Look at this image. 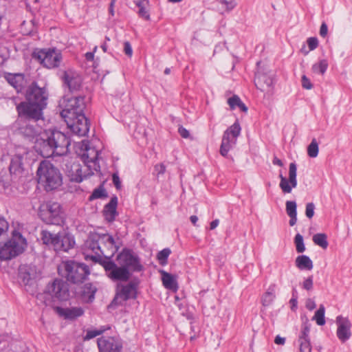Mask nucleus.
Returning <instances> with one entry per match:
<instances>
[{
    "mask_svg": "<svg viewBox=\"0 0 352 352\" xmlns=\"http://www.w3.org/2000/svg\"><path fill=\"white\" fill-rule=\"evenodd\" d=\"M48 97L45 86L40 87L36 82H32L26 89L25 101L16 106L19 116L34 122L43 120V110L47 107Z\"/></svg>",
    "mask_w": 352,
    "mask_h": 352,
    "instance_id": "obj_1",
    "label": "nucleus"
},
{
    "mask_svg": "<svg viewBox=\"0 0 352 352\" xmlns=\"http://www.w3.org/2000/svg\"><path fill=\"white\" fill-rule=\"evenodd\" d=\"M70 144V138L58 130H53L47 134L45 138L37 140L39 152L44 157L67 154Z\"/></svg>",
    "mask_w": 352,
    "mask_h": 352,
    "instance_id": "obj_2",
    "label": "nucleus"
},
{
    "mask_svg": "<svg viewBox=\"0 0 352 352\" xmlns=\"http://www.w3.org/2000/svg\"><path fill=\"white\" fill-rule=\"evenodd\" d=\"M36 175L38 182L46 191L57 189L63 184V176L59 169L47 160L40 162Z\"/></svg>",
    "mask_w": 352,
    "mask_h": 352,
    "instance_id": "obj_3",
    "label": "nucleus"
},
{
    "mask_svg": "<svg viewBox=\"0 0 352 352\" xmlns=\"http://www.w3.org/2000/svg\"><path fill=\"white\" fill-rule=\"evenodd\" d=\"M58 274L74 285L82 283L90 274L89 266L74 260L63 261L58 267Z\"/></svg>",
    "mask_w": 352,
    "mask_h": 352,
    "instance_id": "obj_4",
    "label": "nucleus"
},
{
    "mask_svg": "<svg viewBox=\"0 0 352 352\" xmlns=\"http://www.w3.org/2000/svg\"><path fill=\"white\" fill-rule=\"evenodd\" d=\"M69 285L66 281L56 278L49 283L41 297L44 299L45 305H51L52 300L66 301L69 298Z\"/></svg>",
    "mask_w": 352,
    "mask_h": 352,
    "instance_id": "obj_5",
    "label": "nucleus"
},
{
    "mask_svg": "<svg viewBox=\"0 0 352 352\" xmlns=\"http://www.w3.org/2000/svg\"><path fill=\"white\" fill-rule=\"evenodd\" d=\"M41 240L44 244L52 246L56 252H68L75 245L74 238L69 234L63 232L53 234L43 230L41 232Z\"/></svg>",
    "mask_w": 352,
    "mask_h": 352,
    "instance_id": "obj_6",
    "label": "nucleus"
},
{
    "mask_svg": "<svg viewBox=\"0 0 352 352\" xmlns=\"http://www.w3.org/2000/svg\"><path fill=\"white\" fill-rule=\"evenodd\" d=\"M101 236L95 234L89 236L84 244V255L86 260L90 259L95 263L102 265V261L106 258H103L102 256L105 255V251L100 246Z\"/></svg>",
    "mask_w": 352,
    "mask_h": 352,
    "instance_id": "obj_7",
    "label": "nucleus"
},
{
    "mask_svg": "<svg viewBox=\"0 0 352 352\" xmlns=\"http://www.w3.org/2000/svg\"><path fill=\"white\" fill-rule=\"evenodd\" d=\"M63 109L60 112L61 117L65 120L73 118L75 116L84 112L85 108V97H64L60 103Z\"/></svg>",
    "mask_w": 352,
    "mask_h": 352,
    "instance_id": "obj_8",
    "label": "nucleus"
},
{
    "mask_svg": "<svg viewBox=\"0 0 352 352\" xmlns=\"http://www.w3.org/2000/svg\"><path fill=\"white\" fill-rule=\"evenodd\" d=\"M39 216L47 224L59 226L64 221L61 206L57 202H48L43 206L40 210Z\"/></svg>",
    "mask_w": 352,
    "mask_h": 352,
    "instance_id": "obj_9",
    "label": "nucleus"
},
{
    "mask_svg": "<svg viewBox=\"0 0 352 352\" xmlns=\"http://www.w3.org/2000/svg\"><path fill=\"white\" fill-rule=\"evenodd\" d=\"M33 58L38 60L44 67L52 69L58 67L62 61V55L55 49L41 50L33 53Z\"/></svg>",
    "mask_w": 352,
    "mask_h": 352,
    "instance_id": "obj_10",
    "label": "nucleus"
},
{
    "mask_svg": "<svg viewBox=\"0 0 352 352\" xmlns=\"http://www.w3.org/2000/svg\"><path fill=\"white\" fill-rule=\"evenodd\" d=\"M118 260L120 265L131 272H140L144 267L139 256L131 250L124 249L118 255Z\"/></svg>",
    "mask_w": 352,
    "mask_h": 352,
    "instance_id": "obj_11",
    "label": "nucleus"
},
{
    "mask_svg": "<svg viewBox=\"0 0 352 352\" xmlns=\"http://www.w3.org/2000/svg\"><path fill=\"white\" fill-rule=\"evenodd\" d=\"M138 284V279H133L126 285L118 284L116 294L112 302L121 305L129 299L136 298Z\"/></svg>",
    "mask_w": 352,
    "mask_h": 352,
    "instance_id": "obj_12",
    "label": "nucleus"
},
{
    "mask_svg": "<svg viewBox=\"0 0 352 352\" xmlns=\"http://www.w3.org/2000/svg\"><path fill=\"white\" fill-rule=\"evenodd\" d=\"M107 274V276L112 280L126 282L129 280L131 273L126 268L120 265L118 266L113 261L106 258L101 265Z\"/></svg>",
    "mask_w": 352,
    "mask_h": 352,
    "instance_id": "obj_13",
    "label": "nucleus"
},
{
    "mask_svg": "<svg viewBox=\"0 0 352 352\" xmlns=\"http://www.w3.org/2000/svg\"><path fill=\"white\" fill-rule=\"evenodd\" d=\"M64 170L69 179L72 182H81L84 178L94 174L92 170H89L87 174H83L81 165L73 159L65 160Z\"/></svg>",
    "mask_w": 352,
    "mask_h": 352,
    "instance_id": "obj_14",
    "label": "nucleus"
},
{
    "mask_svg": "<svg viewBox=\"0 0 352 352\" xmlns=\"http://www.w3.org/2000/svg\"><path fill=\"white\" fill-rule=\"evenodd\" d=\"M68 128L78 136L86 135L89 130V123L84 112L75 116L73 118L64 120Z\"/></svg>",
    "mask_w": 352,
    "mask_h": 352,
    "instance_id": "obj_15",
    "label": "nucleus"
},
{
    "mask_svg": "<svg viewBox=\"0 0 352 352\" xmlns=\"http://www.w3.org/2000/svg\"><path fill=\"white\" fill-rule=\"evenodd\" d=\"M97 344L100 352H121L122 349V340L116 337L102 336L98 338Z\"/></svg>",
    "mask_w": 352,
    "mask_h": 352,
    "instance_id": "obj_16",
    "label": "nucleus"
},
{
    "mask_svg": "<svg viewBox=\"0 0 352 352\" xmlns=\"http://www.w3.org/2000/svg\"><path fill=\"white\" fill-rule=\"evenodd\" d=\"M296 170V165L292 162L289 166L288 179L283 176L282 174H280V182L279 186L284 193H290L292 188L297 186Z\"/></svg>",
    "mask_w": 352,
    "mask_h": 352,
    "instance_id": "obj_17",
    "label": "nucleus"
},
{
    "mask_svg": "<svg viewBox=\"0 0 352 352\" xmlns=\"http://www.w3.org/2000/svg\"><path fill=\"white\" fill-rule=\"evenodd\" d=\"M337 324L336 335L341 342L344 343L350 339L351 336V322L347 317L338 316L336 317Z\"/></svg>",
    "mask_w": 352,
    "mask_h": 352,
    "instance_id": "obj_18",
    "label": "nucleus"
},
{
    "mask_svg": "<svg viewBox=\"0 0 352 352\" xmlns=\"http://www.w3.org/2000/svg\"><path fill=\"white\" fill-rule=\"evenodd\" d=\"M19 279L25 287H31L34 283L36 276V269L28 265H21L19 268Z\"/></svg>",
    "mask_w": 352,
    "mask_h": 352,
    "instance_id": "obj_19",
    "label": "nucleus"
},
{
    "mask_svg": "<svg viewBox=\"0 0 352 352\" xmlns=\"http://www.w3.org/2000/svg\"><path fill=\"white\" fill-rule=\"evenodd\" d=\"M98 155V152L94 148L85 146V151L81 155V159L86 165V169L99 170L100 166L97 162Z\"/></svg>",
    "mask_w": 352,
    "mask_h": 352,
    "instance_id": "obj_20",
    "label": "nucleus"
},
{
    "mask_svg": "<svg viewBox=\"0 0 352 352\" xmlns=\"http://www.w3.org/2000/svg\"><path fill=\"white\" fill-rule=\"evenodd\" d=\"M254 84L256 88L261 91L269 94L272 93L273 79L271 76L258 72L255 74Z\"/></svg>",
    "mask_w": 352,
    "mask_h": 352,
    "instance_id": "obj_21",
    "label": "nucleus"
},
{
    "mask_svg": "<svg viewBox=\"0 0 352 352\" xmlns=\"http://www.w3.org/2000/svg\"><path fill=\"white\" fill-rule=\"evenodd\" d=\"M54 309L59 316L63 317L65 319L68 320H74L78 317L81 316L84 314L83 309L80 307H74L69 308L55 307Z\"/></svg>",
    "mask_w": 352,
    "mask_h": 352,
    "instance_id": "obj_22",
    "label": "nucleus"
},
{
    "mask_svg": "<svg viewBox=\"0 0 352 352\" xmlns=\"http://www.w3.org/2000/svg\"><path fill=\"white\" fill-rule=\"evenodd\" d=\"M64 83L68 87L70 91H77L80 89L82 79L77 74L65 72L63 76Z\"/></svg>",
    "mask_w": 352,
    "mask_h": 352,
    "instance_id": "obj_23",
    "label": "nucleus"
},
{
    "mask_svg": "<svg viewBox=\"0 0 352 352\" xmlns=\"http://www.w3.org/2000/svg\"><path fill=\"white\" fill-rule=\"evenodd\" d=\"M117 206L118 197L116 196L112 197L110 201L104 206L102 212L107 221H113L116 217L118 214L117 212Z\"/></svg>",
    "mask_w": 352,
    "mask_h": 352,
    "instance_id": "obj_24",
    "label": "nucleus"
},
{
    "mask_svg": "<svg viewBox=\"0 0 352 352\" xmlns=\"http://www.w3.org/2000/svg\"><path fill=\"white\" fill-rule=\"evenodd\" d=\"M25 120V122L23 125H21L19 128V131L20 133H21L23 136L28 138H33L36 136L40 131L39 127L36 124H32L31 122L35 123L32 120Z\"/></svg>",
    "mask_w": 352,
    "mask_h": 352,
    "instance_id": "obj_25",
    "label": "nucleus"
},
{
    "mask_svg": "<svg viewBox=\"0 0 352 352\" xmlns=\"http://www.w3.org/2000/svg\"><path fill=\"white\" fill-rule=\"evenodd\" d=\"M310 329L304 325L298 338L299 352H311V346L309 338Z\"/></svg>",
    "mask_w": 352,
    "mask_h": 352,
    "instance_id": "obj_26",
    "label": "nucleus"
},
{
    "mask_svg": "<svg viewBox=\"0 0 352 352\" xmlns=\"http://www.w3.org/2000/svg\"><path fill=\"white\" fill-rule=\"evenodd\" d=\"M97 288L92 283H88L85 284L80 291V296L82 301L85 302H91L95 298V294Z\"/></svg>",
    "mask_w": 352,
    "mask_h": 352,
    "instance_id": "obj_27",
    "label": "nucleus"
},
{
    "mask_svg": "<svg viewBox=\"0 0 352 352\" xmlns=\"http://www.w3.org/2000/svg\"><path fill=\"white\" fill-rule=\"evenodd\" d=\"M241 130V129L239 122L236 121L224 131L222 139L226 140L229 142L236 144V138L240 135Z\"/></svg>",
    "mask_w": 352,
    "mask_h": 352,
    "instance_id": "obj_28",
    "label": "nucleus"
},
{
    "mask_svg": "<svg viewBox=\"0 0 352 352\" xmlns=\"http://www.w3.org/2000/svg\"><path fill=\"white\" fill-rule=\"evenodd\" d=\"M100 239L101 243H104L109 250V252H105V255H103V258H108L111 259L118 249L116 245L113 237L109 234H103L101 236Z\"/></svg>",
    "mask_w": 352,
    "mask_h": 352,
    "instance_id": "obj_29",
    "label": "nucleus"
},
{
    "mask_svg": "<svg viewBox=\"0 0 352 352\" xmlns=\"http://www.w3.org/2000/svg\"><path fill=\"white\" fill-rule=\"evenodd\" d=\"M8 82L12 85L17 92L23 89L25 84V77L22 74H8L6 76Z\"/></svg>",
    "mask_w": 352,
    "mask_h": 352,
    "instance_id": "obj_30",
    "label": "nucleus"
},
{
    "mask_svg": "<svg viewBox=\"0 0 352 352\" xmlns=\"http://www.w3.org/2000/svg\"><path fill=\"white\" fill-rule=\"evenodd\" d=\"M23 154H16L11 160L9 170L11 174L21 173L23 170Z\"/></svg>",
    "mask_w": 352,
    "mask_h": 352,
    "instance_id": "obj_31",
    "label": "nucleus"
},
{
    "mask_svg": "<svg viewBox=\"0 0 352 352\" xmlns=\"http://www.w3.org/2000/svg\"><path fill=\"white\" fill-rule=\"evenodd\" d=\"M160 273L164 286L166 289L176 291L178 288V285L175 277L164 270H161Z\"/></svg>",
    "mask_w": 352,
    "mask_h": 352,
    "instance_id": "obj_32",
    "label": "nucleus"
},
{
    "mask_svg": "<svg viewBox=\"0 0 352 352\" xmlns=\"http://www.w3.org/2000/svg\"><path fill=\"white\" fill-rule=\"evenodd\" d=\"M296 266L301 270H311L313 268V262L311 258L306 255H300L296 257L295 261Z\"/></svg>",
    "mask_w": 352,
    "mask_h": 352,
    "instance_id": "obj_33",
    "label": "nucleus"
},
{
    "mask_svg": "<svg viewBox=\"0 0 352 352\" xmlns=\"http://www.w3.org/2000/svg\"><path fill=\"white\" fill-rule=\"evenodd\" d=\"M137 7H138V14L140 17L144 19L146 21L150 20V14L147 8L149 5L148 0H139L135 2Z\"/></svg>",
    "mask_w": 352,
    "mask_h": 352,
    "instance_id": "obj_34",
    "label": "nucleus"
},
{
    "mask_svg": "<svg viewBox=\"0 0 352 352\" xmlns=\"http://www.w3.org/2000/svg\"><path fill=\"white\" fill-rule=\"evenodd\" d=\"M228 103L230 105L231 109H234L237 107L243 112H247L248 111V107L236 95H234L233 96L228 98Z\"/></svg>",
    "mask_w": 352,
    "mask_h": 352,
    "instance_id": "obj_35",
    "label": "nucleus"
},
{
    "mask_svg": "<svg viewBox=\"0 0 352 352\" xmlns=\"http://www.w3.org/2000/svg\"><path fill=\"white\" fill-rule=\"evenodd\" d=\"M314 243L321 247L323 249H327L328 247L327 236L324 233H318L313 236Z\"/></svg>",
    "mask_w": 352,
    "mask_h": 352,
    "instance_id": "obj_36",
    "label": "nucleus"
},
{
    "mask_svg": "<svg viewBox=\"0 0 352 352\" xmlns=\"http://www.w3.org/2000/svg\"><path fill=\"white\" fill-rule=\"evenodd\" d=\"M324 312L325 308L324 305H320L313 317V320H316L318 325L322 326L325 324Z\"/></svg>",
    "mask_w": 352,
    "mask_h": 352,
    "instance_id": "obj_37",
    "label": "nucleus"
},
{
    "mask_svg": "<svg viewBox=\"0 0 352 352\" xmlns=\"http://www.w3.org/2000/svg\"><path fill=\"white\" fill-rule=\"evenodd\" d=\"M328 67L327 60L325 59L320 60L318 63L313 65L312 71L314 73L323 75Z\"/></svg>",
    "mask_w": 352,
    "mask_h": 352,
    "instance_id": "obj_38",
    "label": "nucleus"
},
{
    "mask_svg": "<svg viewBox=\"0 0 352 352\" xmlns=\"http://www.w3.org/2000/svg\"><path fill=\"white\" fill-rule=\"evenodd\" d=\"M107 193L106 190L102 186H100L98 188L94 190L92 194L89 197V200H94L96 199H101L107 197Z\"/></svg>",
    "mask_w": 352,
    "mask_h": 352,
    "instance_id": "obj_39",
    "label": "nucleus"
},
{
    "mask_svg": "<svg viewBox=\"0 0 352 352\" xmlns=\"http://www.w3.org/2000/svg\"><path fill=\"white\" fill-rule=\"evenodd\" d=\"M275 294L274 289L270 288L263 294L262 298V304L263 306H269L272 304L275 298Z\"/></svg>",
    "mask_w": 352,
    "mask_h": 352,
    "instance_id": "obj_40",
    "label": "nucleus"
},
{
    "mask_svg": "<svg viewBox=\"0 0 352 352\" xmlns=\"http://www.w3.org/2000/svg\"><path fill=\"white\" fill-rule=\"evenodd\" d=\"M307 154L310 157H316L318 155V144L315 138L307 147Z\"/></svg>",
    "mask_w": 352,
    "mask_h": 352,
    "instance_id": "obj_41",
    "label": "nucleus"
},
{
    "mask_svg": "<svg viewBox=\"0 0 352 352\" xmlns=\"http://www.w3.org/2000/svg\"><path fill=\"white\" fill-rule=\"evenodd\" d=\"M294 243L298 253H302L305 250L303 237L301 234H297L294 237Z\"/></svg>",
    "mask_w": 352,
    "mask_h": 352,
    "instance_id": "obj_42",
    "label": "nucleus"
},
{
    "mask_svg": "<svg viewBox=\"0 0 352 352\" xmlns=\"http://www.w3.org/2000/svg\"><path fill=\"white\" fill-rule=\"evenodd\" d=\"M235 144L229 142L226 140H223L221 141V144L220 147V153L222 156L226 157L228 151L232 148V146Z\"/></svg>",
    "mask_w": 352,
    "mask_h": 352,
    "instance_id": "obj_43",
    "label": "nucleus"
},
{
    "mask_svg": "<svg viewBox=\"0 0 352 352\" xmlns=\"http://www.w3.org/2000/svg\"><path fill=\"white\" fill-rule=\"evenodd\" d=\"M170 253L171 251L169 248H164L160 252H159V253L157 255V258L160 261V263L162 265L166 264L167 262V258Z\"/></svg>",
    "mask_w": 352,
    "mask_h": 352,
    "instance_id": "obj_44",
    "label": "nucleus"
},
{
    "mask_svg": "<svg viewBox=\"0 0 352 352\" xmlns=\"http://www.w3.org/2000/svg\"><path fill=\"white\" fill-rule=\"evenodd\" d=\"M286 212L288 216L297 215L296 203L294 201H286Z\"/></svg>",
    "mask_w": 352,
    "mask_h": 352,
    "instance_id": "obj_45",
    "label": "nucleus"
},
{
    "mask_svg": "<svg viewBox=\"0 0 352 352\" xmlns=\"http://www.w3.org/2000/svg\"><path fill=\"white\" fill-rule=\"evenodd\" d=\"M9 225L6 219L3 217H0V240L7 235Z\"/></svg>",
    "mask_w": 352,
    "mask_h": 352,
    "instance_id": "obj_46",
    "label": "nucleus"
},
{
    "mask_svg": "<svg viewBox=\"0 0 352 352\" xmlns=\"http://www.w3.org/2000/svg\"><path fill=\"white\" fill-rule=\"evenodd\" d=\"M315 208V205L312 202L306 204L305 215L307 218L311 219L314 217Z\"/></svg>",
    "mask_w": 352,
    "mask_h": 352,
    "instance_id": "obj_47",
    "label": "nucleus"
},
{
    "mask_svg": "<svg viewBox=\"0 0 352 352\" xmlns=\"http://www.w3.org/2000/svg\"><path fill=\"white\" fill-rule=\"evenodd\" d=\"M166 169V166L163 163L157 164L154 166V174L160 177L165 173Z\"/></svg>",
    "mask_w": 352,
    "mask_h": 352,
    "instance_id": "obj_48",
    "label": "nucleus"
},
{
    "mask_svg": "<svg viewBox=\"0 0 352 352\" xmlns=\"http://www.w3.org/2000/svg\"><path fill=\"white\" fill-rule=\"evenodd\" d=\"M309 51H312L317 48L318 45V38L316 37H310L307 41Z\"/></svg>",
    "mask_w": 352,
    "mask_h": 352,
    "instance_id": "obj_49",
    "label": "nucleus"
},
{
    "mask_svg": "<svg viewBox=\"0 0 352 352\" xmlns=\"http://www.w3.org/2000/svg\"><path fill=\"white\" fill-rule=\"evenodd\" d=\"M102 332H103V330H102V331H98V330L87 331V334L85 337V340H88L92 339V338L102 334Z\"/></svg>",
    "mask_w": 352,
    "mask_h": 352,
    "instance_id": "obj_50",
    "label": "nucleus"
},
{
    "mask_svg": "<svg viewBox=\"0 0 352 352\" xmlns=\"http://www.w3.org/2000/svg\"><path fill=\"white\" fill-rule=\"evenodd\" d=\"M303 289L309 291L313 288V276H310L302 283Z\"/></svg>",
    "mask_w": 352,
    "mask_h": 352,
    "instance_id": "obj_51",
    "label": "nucleus"
},
{
    "mask_svg": "<svg viewBox=\"0 0 352 352\" xmlns=\"http://www.w3.org/2000/svg\"><path fill=\"white\" fill-rule=\"evenodd\" d=\"M295 292H296V289H293L292 298L289 300V304L291 305V309L295 311L298 307V301H297V296L295 295Z\"/></svg>",
    "mask_w": 352,
    "mask_h": 352,
    "instance_id": "obj_52",
    "label": "nucleus"
},
{
    "mask_svg": "<svg viewBox=\"0 0 352 352\" xmlns=\"http://www.w3.org/2000/svg\"><path fill=\"white\" fill-rule=\"evenodd\" d=\"M220 2L226 6L228 10H231L236 6L235 0H220Z\"/></svg>",
    "mask_w": 352,
    "mask_h": 352,
    "instance_id": "obj_53",
    "label": "nucleus"
},
{
    "mask_svg": "<svg viewBox=\"0 0 352 352\" xmlns=\"http://www.w3.org/2000/svg\"><path fill=\"white\" fill-rule=\"evenodd\" d=\"M301 82L302 87L306 89H311L313 87L312 83L305 75L302 76Z\"/></svg>",
    "mask_w": 352,
    "mask_h": 352,
    "instance_id": "obj_54",
    "label": "nucleus"
},
{
    "mask_svg": "<svg viewBox=\"0 0 352 352\" xmlns=\"http://www.w3.org/2000/svg\"><path fill=\"white\" fill-rule=\"evenodd\" d=\"M124 52L125 54L129 57H131L133 54V50L129 41H126L124 43Z\"/></svg>",
    "mask_w": 352,
    "mask_h": 352,
    "instance_id": "obj_55",
    "label": "nucleus"
},
{
    "mask_svg": "<svg viewBox=\"0 0 352 352\" xmlns=\"http://www.w3.org/2000/svg\"><path fill=\"white\" fill-rule=\"evenodd\" d=\"M112 180L116 188L119 190L121 188V181L118 173H113L112 175Z\"/></svg>",
    "mask_w": 352,
    "mask_h": 352,
    "instance_id": "obj_56",
    "label": "nucleus"
},
{
    "mask_svg": "<svg viewBox=\"0 0 352 352\" xmlns=\"http://www.w3.org/2000/svg\"><path fill=\"white\" fill-rule=\"evenodd\" d=\"M305 307L307 309L311 311L316 307V305L314 300L308 298L306 300Z\"/></svg>",
    "mask_w": 352,
    "mask_h": 352,
    "instance_id": "obj_57",
    "label": "nucleus"
},
{
    "mask_svg": "<svg viewBox=\"0 0 352 352\" xmlns=\"http://www.w3.org/2000/svg\"><path fill=\"white\" fill-rule=\"evenodd\" d=\"M328 28L326 23L323 22L320 28V35L324 38L327 35Z\"/></svg>",
    "mask_w": 352,
    "mask_h": 352,
    "instance_id": "obj_58",
    "label": "nucleus"
},
{
    "mask_svg": "<svg viewBox=\"0 0 352 352\" xmlns=\"http://www.w3.org/2000/svg\"><path fill=\"white\" fill-rule=\"evenodd\" d=\"M178 132L179 135L184 138H188L190 136L189 131L183 126H180L178 129Z\"/></svg>",
    "mask_w": 352,
    "mask_h": 352,
    "instance_id": "obj_59",
    "label": "nucleus"
},
{
    "mask_svg": "<svg viewBox=\"0 0 352 352\" xmlns=\"http://www.w3.org/2000/svg\"><path fill=\"white\" fill-rule=\"evenodd\" d=\"M274 342L276 344L283 345L285 344V338H282V337H280L279 336H277L275 338Z\"/></svg>",
    "mask_w": 352,
    "mask_h": 352,
    "instance_id": "obj_60",
    "label": "nucleus"
},
{
    "mask_svg": "<svg viewBox=\"0 0 352 352\" xmlns=\"http://www.w3.org/2000/svg\"><path fill=\"white\" fill-rule=\"evenodd\" d=\"M289 217L290 218L289 224L290 226H294L297 222V215H292Z\"/></svg>",
    "mask_w": 352,
    "mask_h": 352,
    "instance_id": "obj_61",
    "label": "nucleus"
},
{
    "mask_svg": "<svg viewBox=\"0 0 352 352\" xmlns=\"http://www.w3.org/2000/svg\"><path fill=\"white\" fill-rule=\"evenodd\" d=\"M85 58L87 61H91L94 58V52H87L85 54Z\"/></svg>",
    "mask_w": 352,
    "mask_h": 352,
    "instance_id": "obj_62",
    "label": "nucleus"
},
{
    "mask_svg": "<svg viewBox=\"0 0 352 352\" xmlns=\"http://www.w3.org/2000/svg\"><path fill=\"white\" fill-rule=\"evenodd\" d=\"M272 162L274 165H277L280 167L283 166V162L276 157H274Z\"/></svg>",
    "mask_w": 352,
    "mask_h": 352,
    "instance_id": "obj_63",
    "label": "nucleus"
},
{
    "mask_svg": "<svg viewBox=\"0 0 352 352\" xmlns=\"http://www.w3.org/2000/svg\"><path fill=\"white\" fill-rule=\"evenodd\" d=\"M219 223V219H215V220L212 221L210 224V230L215 229L218 226Z\"/></svg>",
    "mask_w": 352,
    "mask_h": 352,
    "instance_id": "obj_64",
    "label": "nucleus"
}]
</instances>
